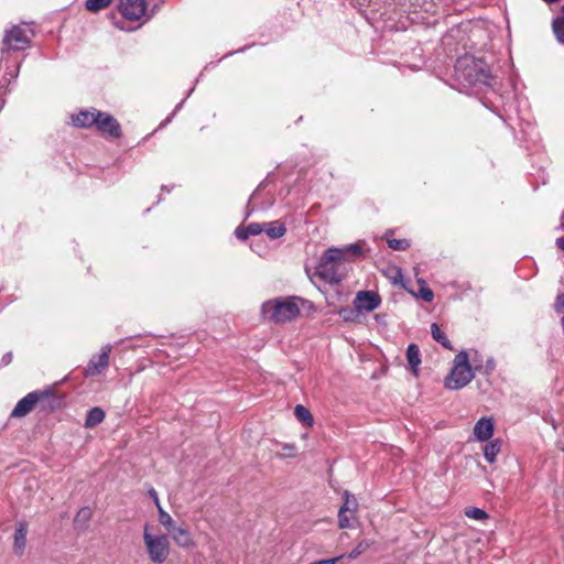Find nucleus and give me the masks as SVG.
I'll return each instance as SVG.
<instances>
[{
	"mask_svg": "<svg viewBox=\"0 0 564 564\" xmlns=\"http://www.w3.org/2000/svg\"><path fill=\"white\" fill-rule=\"evenodd\" d=\"M362 254L359 243H351L343 248H328L321 257L316 274L329 284L341 282L350 264Z\"/></svg>",
	"mask_w": 564,
	"mask_h": 564,
	"instance_id": "f257e3e1",
	"label": "nucleus"
},
{
	"mask_svg": "<svg viewBox=\"0 0 564 564\" xmlns=\"http://www.w3.org/2000/svg\"><path fill=\"white\" fill-rule=\"evenodd\" d=\"M454 78L463 88H476L491 86L492 76L488 64L474 55L465 54L456 59L454 65Z\"/></svg>",
	"mask_w": 564,
	"mask_h": 564,
	"instance_id": "f03ea898",
	"label": "nucleus"
},
{
	"mask_svg": "<svg viewBox=\"0 0 564 564\" xmlns=\"http://www.w3.org/2000/svg\"><path fill=\"white\" fill-rule=\"evenodd\" d=\"M299 302L303 303L304 301L296 296L268 300L261 306V314L267 321L283 324L292 321L300 314Z\"/></svg>",
	"mask_w": 564,
	"mask_h": 564,
	"instance_id": "7ed1b4c3",
	"label": "nucleus"
},
{
	"mask_svg": "<svg viewBox=\"0 0 564 564\" xmlns=\"http://www.w3.org/2000/svg\"><path fill=\"white\" fill-rule=\"evenodd\" d=\"M475 378V371L469 362V354L459 351L454 360L451 372L445 378L444 386L449 390H458L466 387Z\"/></svg>",
	"mask_w": 564,
	"mask_h": 564,
	"instance_id": "20e7f679",
	"label": "nucleus"
},
{
	"mask_svg": "<svg viewBox=\"0 0 564 564\" xmlns=\"http://www.w3.org/2000/svg\"><path fill=\"white\" fill-rule=\"evenodd\" d=\"M34 36V31L30 24L22 23L13 25L10 30L6 31L0 51L1 53L10 51L25 50Z\"/></svg>",
	"mask_w": 564,
	"mask_h": 564,
	"instance_id": "39448f33",
	"label": "nucleus"
},
{
	"mask_svg": "<svg viewBox=\"0 0 564 564\" xmlns=\"http://www.w3.org/2000/svg\"><path fill=\"white\" fill-rule=\"evenodd\" d=\"M143 540L150 560L155 564H163L170 554V542L166 535H153L149 532V525L144 527Z\"/></svg>",
	"mask_w": 564,
	"mask_h": 564,
	"instance_id": "423d86ee",
	"label": "nucleus"
},
{
	"mask_svg": "<svg viewBox=\"0 0 564 564\" xmlns=\"http://www.w3.org/2000/svg\"><path fill=\"white\" fill-rule=\"evenodd\" d=\"M96 116L95 127L104 137L119 138L121 135V126L113 116L102 111H98Z\"/></svg>",
	"mask_w": 564,
	"mask_h": 564,
	"instance_id": "0eeeda50",
	"label": "nucleus"
},
{
	"mask_svg": "<svg viewBox=\"0 0 564 564\" xmlns=\"http://www.w3.org/2000/svg\"><path fill=\"white\" fill-rule=\"evenodd\" d=\"M111 349V345H105L99 354L94 355L90 358L87 367L85 368L86 377L98 376L108 368Z\"/></svg>",
	"mask_w": 564,
	"mask_h": 564,
	"instance_id": "6e6552de",
	"label": "nucleus"
},
{
	"mask_svg": "<svg viewBox=\"0 0 564 564\" xmlns=\"http://www.w3.org/2000/svg\"><path fill=\"white\" fill-rule=\"evenodd\" d=\"M119 9L122 17L130 21H139L147 14L144 0H120Z\"/></svg>",
	"mask_w": 564,
	"mask_h": 564,
	"instance_id": "1a4fd4ad",
	"label": "nucleus"
},
{
	"mask_svg": "<svg viewBox=\"0 0 564 564\" xmlns=\"http://www.w3.org/2000/svg\"><path fill=\"white\" fill-rule=\"evenodd\" d=\"M381 304V297L373 291H359L354 300L357 312H372Z\"/></svg>",
	"mask_w": 564,
	"mask_h": 564,
	"instance_id": "9d476101",
	"label": "nucleus"
},
{
	"mask_svg": "<svg viewBox=\"0 0 564 564\" xmlns=\"http://www.w3.org/2000/svg\"><path fill=\"white\" fill-rule=\"evenodd\" d=\"M43 393L40 391H33L28 393L24 398H22L14 409L11 412V416L13 417H23L29 414L34 405L40 401Z\"/></svg>",
	"mask_w": 564,
	"mask_h": 564,
	"instance_id": "9b49d317",
	"label": "nucleus"
},
{
	"mask_svg": "<svg viewBox=\"0 0 564 564\" xmlns=\"http://www.w3.org/2000/svg\"><path fill=\"white\" fill-rule=\"evenodd\" d=\"M495 431V423L491 417H481L479 419L474 426V435L479 442L489 441Z\"/></svg>",
	"mask_w": 564,
	"mask_h": 564,
	"instance_id": "f8f14e48",
	"label": "nucleus"
},
{
	"mask_svg": "<svg viewBox=\"0 0 564 564\" xmlns=\"http://www.w3.org/2000/svg\"><path fill=\"white\" fill-rule=\"evenodd\" d=\"M99 110L91 108V109H85L80 110L77 115L72 116V120L75 127L78 128H90L95 127L96 123V113H98Z\"/></svg>",
	"mask_w": 564,
	"mask_h": 564,
	"instance_id": "ddd939ff",
	"label": "nucleus"
},
{
	"mask_svg": "<svg viewBox=\"0 0 564 564\" xmlns=\"http://www.w3.org/2000/svg\"><path fill=\"white\" fill-rule=\"evenodd\" d=\"M171 538L172 540L180 546V547H191L194 545V541L192 539V535L191 533L188 532V530L184 529V528H181V527H176L175 529H173L171 532Z\"/></svg>",
	"mask_w": 564,
	"mask_h": 564,
	"instance_id": "4468645a",
	"label": "nucleus"
},
{
	"mask_svg": "<svg viewBox=\"0 0 564 564\" xmlns=\"http://www.w3.org/2000/svg\"><path fill=\"white\" fill-rule=\"evenodd\" d=\"M406 360L414 376L419 373V366L421 365V354L419 346L410 344L406 348Z\"/></svg>",
	"mask_w": 564,
	"mask_h": 564,
	"instance_id": "2eb2a0df",
	"label": "nucleus"
},
{
	"mask_svg": "<svg viewBox=\"0 0 564 564\" xmlns=\"http://www.w3.org/2000/svg\"><path fill=\"white\" fill-rule=\"evenodd\" d=\"M501 446H502V442L499 438L489 441L485 445V447H484V456H485V459L489 464H492V463L496 462V458H497L498 454L501 451Z\"/></svg>",
	"mask_w": 564,
	"mask_h": 564,
	"instance_id": "dca6fc26",
	"label": "nucleus"
},
{
	"mask_svg": "<svg viewBox=\"0 0 564 564\" xmlns=\"http://www.w3.org/2000/svg\"><path fill=\"white\" fill-rule=\"evenodd\" d=\"M105 419V412L102 409L95 406L90 409L86 415L85 426L94 427L101 423Z\"/></svg>",
	"mask_w": 564,
	"mask_h": 564,
	"instance_id": "f3484780",
	"label": "nucleus"
},
{
	"mask_svg": "<svg viewBox=\"0 0 564 564\" xmlns=\"http://www.w3.org/2000/svg\"><path fill=\"white\" fill-rule=\"evenodd\" d=\"M26 527L23 523H20L14 532V551L15 553H22L25 547L26 542Z\"/></svg>",
	"mask_w": 564,
	"mask_h": 564,
	"instance_id": "a211bd4d",
	"label": "nucleus"
},
{
	"mask_svg": "<svg viewBox=\"0 0 564 564\" xmlns=\"http://www.w3.org/2000/svg\"><path fill=\"white\" fill-rule=\"evenodd\" d=\"M431 335L435 341H437L440 345H442L444 348L452 350V343L447 338L446 334L441 330L438 325L436 323H433L431 325Z\"/></svg>",
	"mask_w": 564,
	"mask_h": 564,
	"instance_id": "6ab92c4d",
	"label": "nucleus"
},
{
	"mask_svg": "<svg viewBox=\"0 0 564 564\" xmlns=\"http://www.w3.org/2000/svg\"><path fill=\"white\" fill-rule=\"evenodd\" d=\"M265 234L268 235V237H270L271 239H278V238H281L285 231H286V228L284 226L283 223L276 220V221H272V223H268L265 224Z\"/></svg>",
	"mask_w": 564,
	"mask_h": 564,
	"instance_id": "aec40b11",
	"label": "nucleus"
},
{
	"mask_svg": "<svg viewBox=\"0 0 564 564\" xmlns=\"http://www.w3.org/2000/svg\"><path fill=\"white\" fill-rule=\"evenodd\" d=\"M294 415L300 422H302L308 426L313 425V422H314L313 416H312L311 412L308 411V409H306L304 405L297 404L294 409Z\"/></svg>",
	"mask_w": 564,
	"mask_h": 564,
	"instance_id": "412c9836",
	"label": "nucleus"
},
{
	"mask_svg": "<svg viewBox=\"0 0 564 564\" xmlns=\"http://www.w3.org/2000/svg\"><path fill=\"white\" fill-rule=\"evenodd\" d=\"M159 521L160 523L169 531V533L175 529L174 527V520L172 517L162 508V506H159Z\"/></svg>",
	"mask_w": 564,
	"mask_h": 564,
	"instance_id": "4be33fe9",
	"label": "nucleus"
},
{
	"mask_svg": "<svg viewBox=\"0 0 564 564\" xmlns=\"http://www.w3.org/2000/svg\"><path fill=\"white\" fill-rule=\"evenodd\" d=\"M552 29L556 36V40L560 43L564 44V17H558L554 19L552 23Z\"/></svg>",
	"mask_w": 564,
	"mask_h": 564,
	"instance_id": "5701e85b",
	"label": "nucleus"
},
{
	"mask_svg": "<svg viewBox=\"0 0 564 564\" xmlns=\"http://www.w3.org/2000/svg\"><path fill=\"white\" fill-rule=\"evenodd\" d=\"M112 0H86L85 7L88 11L96 12L107 8Z\"/></svg>",
	"mask_w": 564,
	"mask_h": 564,
	"instance_id": "b1692460",
	"label": "nucleus"
},
{
	"mask_svg": "<svg viewBox=\"0 0 564 564\" xmlns=\"http://www.w3.org/2000/svg\"><path fill=\"white\" fill-rule=\"evenodd\" d=\"M469 362H471L470 365H471L475 373L477 371H481L482 370L484 358H482V355L478 350L473 349L470 351Z\"/></svg>",
	"mask_w": 564,
	"mask_h": 564,
	"instance_id": "393cba45",
	"label": "nucleus"
},
{
	"mask_svg": "<svg viewBox=\"0 0 564 564\" xmlns=\"http://www.w3.org/2000/svg\"><path fill=\"white\" fill-rule=\"evenodd\" d=\"M465 516L469 519L474 520H486L488 518V514L485 510L477 508V507H470L465 510Z\"/></svg>",
	"mask_w": 564,
	"mask_h": 564,
	"instance_id": "a878e982",
	"label": "nucleus"
},
{
	"mask_svg": "<svg viewBox=\"0 0 564 564\" xmlns=\"http://www.w3.org/2000/svg\"><path fill=\"white\" fill-rule=\"evenodd\" d=\"M387 243L392 250H406L411 246L408 239H394L389 237H387Z\"/></svg>",
	"mask_w": 564,
	"mask_h": 564,
	"instance_id": "bb28decb",
	"label": "nucleus"
},
{
	"mask_svg": "<svg viewBox=\"0 0 564 564\" xmlns=\"http://www.w3.org/2000/svg\"><path fill=\"white\" fill-rule=\"evenodd\" d=\"M371 546V542L368 540L360 541L357 546L348 553V558L354 560L357 558L360 554H362L366 550H368Z\"/></svg>",
	"mask_w": 564,
	"mask_h": 564,
	"instance_id": "cd10ccee",
	"label": "nucleus"
},
{
	"mask_svg": "<svg viewBox=\"0 0 564 564\" xmlns=\"http://www.w3.org/2000/svg\"><path fill=\"white\" fill-rule=\"evenodd\" d=\"M90 517H91V510H90L89 508H87V507L82 508V509L77 512V514H76V517H75V523H76L77 525H84L85 523H87V522H88V520L90 519Z\"/></svg>",
	"mask_w": 564,
	"mask_h": 564,
	"instance_id": "c85d7f7f",
	"label": "nucleus"
},
{
	"mask_svg": "<svg viewBox=\"0 0 564 564\" xmlns=\"http://www.w3.org/2000/svg\"><path fill=\"white\" fill-rule=\"evenodd\" d=\"M347 508H339L338 511V523L339 528L348 529L351 527L350 518L347 516Z\"/></svg>",
	"mask_w": 564,
	"mask_h": 564,
	"instance_id": "c756f323",
	"label": "nucleus"
},
{
	"mask_svg": "<svg viewBox=\"0 0 564 564\" xmlns=\"http://www.w3.org/2000/svg\"><path fill=\"white\" fill-rule=\"evenodd\" d=\"M345 502L340 508H347V511H355L357 508V500L356 498L350 495L348 491L344 492Z\"/></svg>",
	"mask_w": 564,
	"mask_h": 564,
	"instance_id": "7c9ffc66",
	"label": "nucleus"
},
{
	"mask_svg": "<svg viewBox=\"0 0 564 564\" xmlns=\"http://www.w3.org/2000/svg\"><path fill=\"white\" fill-rule=\"evenodd\" d=\"M246 228L250 236H257L263 231V227L259 223H252L248 225Z\"/></svg>",
	"mask_w": 564,
	"mask_h": 564,
	"instance_id": "2f4dec72",
	"label": "nucleus"
},
{
	"mask_svg": "<svg viewBox=\"0 0 564 564\" xmlns=\"http://www.w3.org/2000/svg\"><path fill=\"white\" fill-rule=\"evenodd\" d=\"M339 315L346 322L354 321L356 317V312L351 308H343L339 311Z\"/></svg>",
	"mask_w": 564,
	"mask_h": 564,
	"instance_id": "473e14b6",
	"label": "nucleus"
},
{
	"mask_svg": "<svg viewBox=\"0 0 564 564\" xmlns=\"http://www.w3.org/2000/svg\"><path fill=\"white\" fill-rule=\"evenodd\" d=\"M495 368H496L495 359L492 357H489L486 360L485 366L482 365V370L481 371H484V373H486V375H490V373H492Z\"/></svg>",
	"mask_w": 564,
	"mask_h": 564,
	"instance_id": "72a5a7b5",
	"label": "nucleus"
},
{
	"mask_svg": "<svg viewBox=\"0 0 564 564\" xmlns=\"http://www.w3.org/2000/svg\"><path fill=\"white\" fill-rule=\"evenodd\" d=\"M296 455V447L293 444L283 445V454L284 457H294Z\"/></svg>",
	"mask_w": 564,
	"mask_h": 564,
	"instance_id": "f704fd0d",
	"label": "nucleus"
},
{
	"mask_svg": "<svg viewBox=\"0 0 564 564\" xmlns=\"http://www.w3.org/2000/svg\"><path fill=\"white\" fill-rule=\"evenodd\" d=\"M421 297L425 301V302H431L433 301L434 299V294L432 292L431 289L429 288H423L421 289Z\"/></svg>",
	"mask_w": 564,
	"mask_h": 564,
	"instance_id": "c9c22d12",
	"label": "nucleus"
},
{
	"mask_svg": "<svg viewBox=\"0 0 564 564\" xmlns=\"http://www.w3.org/2000/svg\"><path fill=\"white\" fill-rule=\"evenodd\" d=\"M236 236L237 238L245 240L250 236V234L247 231V228H237Z\"/></svg>",
	"mask_w": 564,
	"mask_h": 564,
	"instance_id": "e433bc0d",
	"label": "nucleus"
},
{
	"mask_svg": "<svg viewBox=\"0 0 564 564\" xmlns=\"http://www.w3.org/2000/svg\"><path fill=\"white\" fill-rule=\"evenodd\" d=\"M149 495L153 499V502L155 503L156 508L159 509V506H161V503H160V499H159V496H158V492L155 491V489L150 488Z\"/></svg>",
	"mask_w": 564,
	"mask_h": 564,
	"instance_id": "4c0bfd02",
	"label": "nucleus"
},
{
	"mask_svg": "<svg viewBox=\"0 0 564 564\" xmlns=\"http://www.w3.org/2000/svg\"><path fill=\"white\" fill-rule=\"evenodd\" d=\"M12 361V352H7L1 358V366H8Z\"/></svg>",
	"mask_w": 564,
	"mask_h": 564,
	"instance_id": "58836bf2",
	"label": "nucleus"
},
{
	"mask_svg": "<svg viewBox=\"0 0 564 564\" xmlns=\"http://www.w3.org/2000/svg\"><path fill=\"white\" fill-rule=\"evenodd\" d=\"M555 243L558 249L564 251V236L557 238Z\"/></svg>",
	"mask_w": 564,
	"mask_h": 564,
	"instance_id": "ea45409f",
	"label": "nucleus"
},
{
	"mask_svg": "<svg viewBox=\"0 0 564 564\" xmlns=\"http://www.w3.org/2000/svg\"><path fill=\"white\" fill-rule=\"evenodd\" d=\"M184 101H185V99H183L180 104H177V105H176V107H175V109H174V111H173L172 116H173L176 111H178V110L182 108V106H183Z\"/></svg>",
	"mask_w": 564,
	"mask_h": 564,
	"instance_id": "a19ab883",
	"label": "nucleus"
},
{
	"mask_svg": "<svg viewBox=\"0 0 564 564\" xmlns=\"http://www.w3.org/2000/svg\"><path fill=\"white\" fill-rule=\"evenodd\" d=\"M113 24L116 25V28L120 29V30H123V31H127L128 29L124 28L120 22H113Z\"/></svg>",
	"mask_w": 564,
	"mask_h": 564,
	"instance_id": "79ce46f5",
	"label": "nucleus"
},
{
	"mask_svg": "<svg viewBox=\"0 0 564 564\" xmlns=\"http://www.w3.org/2000/svg\"><path fill=\"white\" fill-rule=\"evenodd\" d=\"M171 121V117H169L162 124H166Z\"/></svg>",
	"mask_w": 564,
	"mask_h": 564,
	"instance_id": "37998d69",
	"label": "nucleus"
},
{
	"mask_svg": "<svg viewBox=\"0 0 564 564\" xmlns=\"http://www.w3.org/2000/svg\"><path fill=\"white\" fill-rule=\"evenodd\" d=\"M193 90H194V88H191V89L188 90V93H187V96H186V97H188V96L193 93Z\"/></svg>",
	"mask_w": 564,
	"mask_h": 564,
	"instance_id": "c03bdc74",
	"label": "nucleus"
}]
</instances>
